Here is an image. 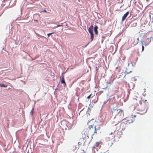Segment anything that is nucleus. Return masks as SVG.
Listing matches in <instances>:
<instances>
[{
	"label": "nucleus",
	"instance_id": "b1692460",
	"mask_svg": "<svg viewBox=\"0 0 153 153\" xmlns=\"http://www.w3.org/2000/svg\"><path fill=\"white\" fill-rule=\"evenodd\" d=\"M44 12H47V11H46V10H45L44 11Z\"/></svg>",
	"mask_w": 153,
	"mask_h": 153
},
{
	"label": "nucleus",
	"instance_id": "9b49d317",
	"mask_svg": "<svg viewBox=\"0 0 153 153\" xmlns=\"http://www.w3.org/2000/svg\"><path fill=\"white\" fill-rule=\"evenodd\" d=\"M90 34L91 35V41L93 40V39H94V34H93V33H90Z\"/></svg>",
	"mask_w": 153,
	"mask_h": 153
},
{
	"label": "nucleus",
	"instance_id": "412c9836",
	"mask_svg": "<svg viewBox=\"0 0 153 153\" xmlns=\"http://www.w3.org/2000/svg\"><path fill=\"white\" fill-rule=\"evenodd\" d=\"M91 94H90V95L89 96H88L87 97V98L88 99H89V98H90V97H91Z\"/></svg>",
	"mask_w": 153,
	"mask_h": 153
},
{
	"label": "nucleus",
	"instance_id": "6e6552de",
	"mask_svg": "<svg viewBox=\"0 0 153 153\" xmlns=\"http://www.w3.org/2000/svg\"><path fill=\"white\" fill-rule=\"evenodd\" d=\"M98 27L97 26L95 25L94 28V30L95 32V33L96 35H97L98 34V31H97V29Z\"/></svg>",
	"mask_w": 153,
	"mask_h": 153
},
{
	"label": "nucleus",
	"instance_id": "aec40b11",
	"mask_svg": "<svg viewBox=\"0 0 153 153\" xmlns=\"http://www.w3.org/2000/svg\"><path fill=\"white\" fill-rule=\"evenodd\" d=\"M62 26V25H58L55 28L58 27Z\"/></svg>",
	"mask_w": 153,
	"mask_h": 153
},
{
	"label": "nucleus",
	"instance_id": "f03ea898",
	"mask_svg": "<svg viewBox=\"0 0 153 153\" xmlns=\"http://www.w3.org/2000/svg\"><path fill=\"white\" fill-rule=\"evenodd\" d=\"M112 114L114 115H116L117 114L118 115H119L120 116L122 117H123L124 115L123 111L121 109H113L112 110Z\"/></svg>",
	"mask_w": 153,
	"mask_h": 153
},
{
	"label": "nucleus",
	"instance_id": "dca6fc26",
	"mask_svg": "<svg viewBox=\"0 0 153 153\" xmlns=\"http://www.w3.org/2000/svg\"><path fill=\"white\" fill-rule=\"evenodd\" d=\"M152 37L150 38H147V39L149 40V43H150L151 42V39Z\"/></svg>",
	"mask_w": 153,
	"mask_h": 153
},
{
	"label": "nucleus",
	"instance_id": "a211bd4d",
	"mask_svg": "<svg viewBox=\"0 0 153 153\" xmlns=\"http://www.w3.org/2000/svg\"><path fill=\"white\" fill-rule=\"evenodd\" d=\"M49 33L47 35L48 36V37H49L53 33Z\"/></svg>",
	"mask_w": 153,
	"mask_h": 153
},
{
	"label": "nucleus",
	"instance_id": "6ab92c4d",
	"mask_svg": "<svg viewBox=\"0 0 153 153\" xmlns=\"http://www.w3.org/2000/svg\"><path fill=\"white\" fill-rule=\"evenodd\" d=\"M142 45V51H143L144 49V48L143 45Z\"/></svg>",
	"mask_w": 153,
	"mask_h": 153
},
{
	"label": "nucleus",
	"instance_id": "f3484780",
	"mask_svg": "<svg viewBox=\"0 0 153 153\" xmlns=\"http://www.w3.org/2000/svg\"><path fill=\"white\" fill-rule=\"evenodd\" d=\"M114 136H112L111 137H108L110 138V139H112L114 137Z\"/></svg>",
	"mask_w": 153,
	"mask_h": 153
},
{
	"label": "nucleus",
	"instance_id": "9d476101",
	"mask_svg": "<svg viewBox=\"0 0 153 153\" xmlns=\"http://www.w3.org/2000/svg\"><path fill=\"white\" fill-rule=\"evenodd\" d=\"M95 131L94 132V134H96L97 133V131L99 130L100 128L99 127H98L97 128H96V126H95Z\"/></svg>",
	"mask_w": 153,
	"mask_h": 153
},
{
	"label": "nucleus",
	"instance_id": "ddd939ff",
	"mask_svg": "<svg viewBox=\"0 0 153 153\" xmlns=\"http://www.w3.org/2000/svg\"><path fill=\"white\" fill-rule=\"evenodd\" d=\"M141 43L142 44V45H145V46H146L147 45V44H146V42H145L144 41H141Z\"/></svg>",
	"mask_w": 153,
	"mask_h": 153
},
{
	"label": "nucleus",
	"instance_id": "0eeeda50",
	"mask_svg": "<svg viewBox=\"0 0 153 153\" xmlns=\"http://www.w3.org/2000/svg\"><path fill=\"white\" fill-rule=\"evenodd\" d=\"M61 81V83L62 84H63L64 86L65 87L66 86V84L64 80V76H62V77Z\"/></svg>",
	"mask_w": 153,
	"mask_h": 153
},
{
	"label": "nucleus",
	"instance_id": "423d86ee",
	"mask_svg": "<svg viewBox=\"0 0 153 153\" xmlns=\"http://www.w3.org/2000/svg\"><path fill=\"white\" fill-rule=\"evenodd\" d=\"M129 11H128V12H126L123 15V16H122V21H123L125 19H126V17H127V16L129 14Z\"/></svg>",
	"mask_w": 153,
	"mask_h": 153
},
{
	"label": "nucleus",
	"instance_id": "f257e3e1",
	"mask_svg": "<svg viewBox=\"0 0 153 153\" xmlns=\"http://www.w3.org/2000/svg\"><path fill=\"white\" fill-rule=\"evenodd\" d=\"M140 99V97H136L132 99L131 102L134 108L140 112V114H143L147 112L149 105L146 100Z\"/></svg>",
	"mask_w": 153,
	"mask_h": 153
},
{
	"label": "nucleus",
	"instance_id": "f8f14e48",
	"mask_svg": "<svg viewBox=\"0 0 153 153\" xmlns=\"http://www.w3.org/2000/svg\"><path fill=\"white\" fill-rule=\"evenodd\" d=\"M3 12V11L2 10V8L0 7V16L2 15Z\"/></svg>",
	"mask_w": 153,
	"mask_h": 153
},
{
	"label": "nucleus",
	"instance_id": "393cba45",
	"mask_svg": "<svg viewBox=\"0 0 153 153\" xmlns=\"http://www.w3.org/2000/svg\"><path fill=\"white\" fill-rule=\"evenodd\" d=\"M112 134V132H111L110 134H109V135L110 136L111 135V134Z\"/></svg>",
	"mask_w": 153,
	"mask_h": 153
},
{
	"label": "nucleus",
	"instance_id": "1a4fd4ad",
	"mask_svg": "<svg viewBox=\"0 0 153 153\" xmlns=\"http://www.w3.org/2000/svg\"><path fill=\"white\" fill-rule=\"evenodd\" d=\"M93 26L91 25L90 26L88 29V31L89 33H93Z\"/></svg>",
	"mask_w": 153,
	"mask_h": 153
},
{
	"label": "nucleus",
	"instance_id": "20e7f679",
	"mask_svg": "<svg viewBox=\"0 0 153 153\" xmlns=\"http://www.w3.org/2000/svg\"><path fill=\"white\" fill-rule=\"evenodd\" d=\"M136 117V115H132L129 116L127 118L126 121L127 122L129 123H130L133 122L134 120V118Z\"/></svg>",
	"mask_w": 153,
	"mask_h": 153
},
{
	"label": "nucleus",
	"instance_id": "4be33fe9",
	"mask_svg": "<svg viewBox=\"0 0 153 153\" xmlns=\"http://www.w3.org/2000/svg\"><path fill=\"white\" fill-rule=\"evenodd\" d=\"M112 82H113V81H111V82H108V84H111V83H112Z\"/></svg>",
	"mask_w": 153,
	"mask_h": 153
},
{
	"label": "nucleus",
	"instance_id": "4468645a",
	"mask_svg": "<svg viewBox=\"0 0 153 153\" xmlns=\"http://www.w3.org/2000/svg\"><path fill=\"white\" fill-rule=\"evenodd\" d=\"M0 86L1 87H7V85H5L3 84H0Z\"/></svg>",
	"mask_w": 153,
	"mask_h": 153
},
{
	"label": "nucleus",
	"instance_id": "5701e85b",
	"mask_svg": "<svg viewBox=\"0 0 153 153\" xmlns=\"http://www.w3.org/2000/svg\"><path fill=\"white\" fill-rule=\"evenodd\" d=\"M82 110H81V111L80 112L79 114V115H80V114L82 113Z\"/></svg>",
	"mask_w": 153,
	"mask_h": 153
},
{
	"label": "nucleus",
	"instance_id": "2eb2a0df",
	"mask_svg": "<svg viewBox=\"0 0 153 153\" xmlns=\"http://www.w3.org/2000/svg\"><path fill=\"white\" fill-rule=\"evenodd\" d=\"M33 111H34L33 108L32 109L31 111L30 112V113L32 114V115H33Z\"/></svg>",
	"mask_w": 153,
	"mask_h": 153
},
{
	"label": "nucleus",
	"instance_id": "7ed1b4c3",
	"mask_svg": "<svg viewBox=\"0 0 153 153\" xmlns=\"http://www.w3.org/2000/svg\"><path fill=\"white\" fill-rule=\"evenodd\" d=\"M88 132L90 134H91L92 135H93L94 132L95 131V126H93L92 125L89 126L88 128Z\"/></svg>",
	"mask_w": 153,
	"mask_h": 153
},
{
	"label": "nucleus",
	"instance_id": "39448f33",
	"mask_svg": "<svg viewBox=\"0 0 153 153\" xmlns=\"http://www.w3.org/2000/svg\"><path fill=\"white\" fill-rule=\"evenodd\" d=\"M100 143L99 142H96L94 146L92 147V151L95 153V149L97 150V147H99Z\"/></svg>",
	"mask_w": 153,
	"mask_h": 153
}]
</instances>
